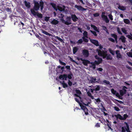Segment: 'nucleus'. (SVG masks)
I'll return each mask as SVG.
<instances>
[{
	"label": "nucleus",
	"mask_w": 132,
	"mask_h": 132,
	"mask_svg": "<svg viewBox=\"0 0 132 132\" xmlns=\"http://www.w3.org/2000/svg\"><path fill=\"white\" fill-rule=\"evenodd\" d=\"M59 62L62 65H63L64 66H65L66 65V64L65 63L63 62L62 61H61V60H59Z\"/></svg>",
	"instance_id": "680f3d73"
},
{
	"label": "nucleus",
	"mask_w": 132,
	"mask_h": 132,
	"mask_svg": "<svg viewBox=\"0 0 132 132\" xmlns=\"http://www.w3.org/2000/svg\"><path fill=\"white\" fill-rule=\"evenodd\" d=\"M90 32L92 33L95 36H97V34H96V32L94 31H93L92 30H90Z\"/></svg>",
	"instance_id": "3c124183"
},
{
	"label": "nucleus",
	"mask_w": 132,
	"mask_h": 132,
	"mask_svg": "<svg viewBox=\"0 0 132 132\" xmlns=\"http://www.w3.org/2000/svg\"><path fill=\"white\" fill-rule=\"evenodd\" d=\"M35 13H31L34 16H37L39 18H42L43 17L42 14L41 13H39L38 12H35Z\"/></svg>",
	"instance_id": "f8f14e48"
},
{
	"label": "nucleus",
	"mask_w": 132,
	"mask_h": 132,
	"mask_svg": "<svg viewBox=\"0 0 132 132\" xmlns=\"http://www.w3.org/2000/svg\"><path fill=\"white\" fill-rule=\"evenodd\" d=\"M123 22L127 24H130V21L128 19H124Z\"/></svg>",
	"instance_id": "bb28decb"
},
{
	"label": "nucleus",
	"mask_w": 132,
	"mask_h": 132,
	"mask_svg": "<svg viewBox=\"0 0 132 132\" xmlns=\"http://www.w3.org/2000/svg\"><path fill=\"white\" fill-rule=\"evenodd\" d=\"M117 31L118 33L120 35H122V33H121V31H120V28L119 27H118L117 28Z\"/></svg>",
	"instance_id": "8fccbe9b"
},
{
	"label": "nucleus",
	"mask_w": 132,
	"mask_h": 132,
	"mask_svg": "<svg viewBox=\"0 0 132 132\" xmlns=\"http://www.w3.org/2000/svg\"><path fill=\"white\" fill-rule=\"evenodd\" d=\"M125 2L128 3L130 5H132V0H125Z\"/></svg>",
	"instance_id": "72a5a7b5"
},
{
	"label": "nucleus",
	"mask_w": 132,
	"mask_h": 132,
	"mask_svg": "<svg viewBox=\"0 0 132 132\" xmlns=\"http://www.w3.org/2000/svg\"><path fill=\"white\" fill-rule=\"evenodd\" d=\"M50 4L52 6V7L56 11L57 10V8L56 7V5L55 4L53 3H50Z\"/></svg>",
	"instance_id": "393cba45"
},
{
	"label": "nucleus",
	"mask_w": 132,
	"mask_h": 132,
	"mask_svg": "<svg viewBox=\"0 0 132 132\" xmlns=\"http://www.w3.org/2000/svg\"><path fill=\"white\" fill-rule=\"evenodd\" d=\"M54 37L55 38H56L58 40L60 41L61 43H64V40L61 39V38H60V37H58L57 36H55Z\"/></svg>",
	"instance_id": "c85d7f7f"
},
{
	"label": "nucleus",
	"mask_w": 132,
	"mask_h": 132,
	"mask_svg": "<svg viewBox=\"0 0 132 132\" xmlns=\"http://www.w3.org/2000/svg\"><path fill=\"white\" fill-rule=\"evenodd\" d=\"M4 22L3 21H1L0 23V27L3 26L4 25Z\"/></svg>",
	"instance_id": "052dcab7"
},
{
	"label": "nucleus",
	"mask_w": 132,
	"mask_h": 132,
	"mask_svg": "<svg viewBox=\"0 0 132 132\" xmlns=\"http://www.w3.org/2000/svg\"><path fill=\"white\" fill-rule=\"evenodd\" d=\"M91 42L93 44L95 45L96 46H99L98 42L97 40L95 39H92L90 38H89Z\"/></svg>",
	"instance_id": "9b49d317"
},
{
	"label": "nucleus",
	"mask_w": 132,
	"mask_h": 132,
	"mask_svg": "<svg viewBox=\"0 0 132 132\" xmlns=\"http://www.w3.org/2000/svg\"><path fill=\"white\" fill-rule=\"evenodd\" d=\"M105 14L104 12H102L101 15V17L103 19V20L106 23H108L109 22V20L108 19L107 16L104 14Z\"/></svg>",
	"instance_id": "0eeeda50"
},
{
	"label": "nucleus",
	"mask_w": 132,
	"mask_h": 132,
	"mask_svg": "<svg viewBox=\"0 0 132 132\" xmlns=\"http://www.w3.org/2000/svg\"><path fill=\"white\" fill-rule=\"evenodd\" d=\"M68 85L70 86H71L72 85V82L69 80H68Z\"/></svg>",
	"instance_id": "bf43d9fd"
},
{
	"label": "nucleus",
	"mask_w": 132,
	"mask_h": 132,
	"mask_svg": "<svg viewBox=\"0 0 132 132\" xmlns=\"http://www.w3.org/2000/svg\"><path fill=\"white\" fill-rule=\"evenodd\" d=\"M41 32L43 34H45L46 35H48L49 36H53L52 34L48 33L46 31H45L43 30H41Z\"/></svg>",
	"instance_id": "f3484780"
},
{
	"label": "nucleus",
	"mask_w": 132,
	"mask_h": 132,
	"mask_svg": "<svg viewBox=\"0 0 132 132\" xmlns=\"http://www.w3.org/2000/svg\"><path fill=\"white\" fill-rule=\"evenodd\" d=\"M90 83L92 84L94 83V81L93 80V77L92 76L90 77L89 79H88Z\"/></svg>",
	"instance_id": "5701e85b"
},
{
	"label": "nucleus",
	"mask_w": 132,
	"mask_h": 132,
	"mask_svg": "<svg viewBox=\"0 0 132 132\" xmlns=\"http://www.w3.org/2000/svg\"><path fill=\"white\" fill-rule=\"evenodd\" d=\"M126 37H127L128 38L132 40V37L129 35H128L126 36Z\"/></svg>",
	"instance_id": "69168bd1"
},
{
	"label": "nucleus",
	"mask_w": 132,
	"mask_h": 132,
	"mask_svg": "<svg viewBox=\"0 0 132 132\" xmlns=\"http://www.w3.org/2000/svg\"><path fill=\"white\" fill-rule=\"evenodd\" d=\"M65 68L67 69H68L69 70H71V68H70V66L69 65H67L65 66Z\"/></svg>",
	"instance_id": "338daca9"
},
{
	"label": "nucleus",
	"mask_w": 132,
	"mask_h": 132,
	"mask_svg": "<svg viewBox=\"0 0 132 132\" xmlns=\"http://www.w3.org/2000/svg\"><path fill=\"white\" fill-rule=\"evenodd\" d=\"M109 50L110 53L112 55H114L115 54V51H113L111 49V48L109 49Z\"/></svg>",
	"instance_id": "473e14b6"
},
{
	"label": "nucleus",
	"mask_w": 132,
	"mask_h": 132,
	"mask_svg": "<svg viewBox=\"0 0 132 132\" xmlns=\"http://www.w3.org/2000/svg\"><path fill=\"white\" fill-rule=\"evenodd\" d=\"M97 60L98 62L100 63V64L102 62V60L101 58H100L98 59Z\"/></svg>",
	"instance_id": "13d9d810"
},
{
	"label": "nucleus",
	"mask_w": 132,
	"mask_h": 132,
	"mask_svg": "<svg viewBox=\"0 0 132 132\" xmlns=\"http://www.w3.org/2000/svg\"><path fill=\"white\" fill-rule=\"evenodd\" d=\"M72 73L68 74L67 76V75L64 74L63 75H60L59 77V79H61L62 80H67V78L69 79H71L72 78Z\"/></svg>",
	"instance_id": "20e7f679"
},
{
	"label": "nucleus",
	"mask_w": 132,
	"mask_h": 132,
	"mask_svg": "<svg viewBox=\"0 0 132 132\" xmlns=\"http://www.w3.org/2000/svg\"><path fill=\"white\" fill-rule=\"evenodd\" d=\"M51 23L53 24L56 25L58 24L59 21L57 20L54 19L51 21Z\"/></svg>",
	"instance_id": "4be33fe9"
},
{
	"label": "nucleus",
	"mask_w": 132,
	"mask_h": 132,
	"mask_svg": "<svg viewBox=\"0 0 132 132\" xmlns=\"http://www.w3.org/2000/svg\"><path fill=\"white\" fill-rule=\"evenodd\" d=\"M83 35L84 36L83 37H85L86 38H88V33L86 31H84L83 33Z\"/></svg>",
	"instance_id": "2f4dec72"
},
{
	"label": "nucleus",
	"mask_w": 132,
	"mask_h": 132,
	"mask_svg": "<svg viewBox=\"0 0 132 132\" xmlns=\"http://www.w3.org/2000/svg\"><path fill=\"white\" fill-rule=\"evenodd\" d=\"M126 126L125 127H121V132H126Z\"/></svg>",
	"instance_id": "4c0bfd02"
},
{
	"label": "nucleus",
	"mask_w": 132,
	"mask_h": 132,
	"mask_svg": "<svg viewBox=\"0 0 132 132\" xmlns=\"http://www.w3.org/2000/svg\"><path fill=\"white\" fill-rule=\"evenodd\" d=\"M111 36L113 37L114 38V39L116 38H117V35L114 34H111Z\"/></svg>",
	"instance_id": "79ce46f5"
},
{
	"label": "nucleus",
	"mask_w": 132,
	"mask_h": 132,
	"mask_svg": "<svg viewBox=\"0 0 132 132\" xmlns=\"http://www.w3.org/2000/svg\"><path fill=\"white\" fill-rule=\"evenodd\" d=\"M111 92L114 95H115L117 92L116 90H115L113 88H112L111 89Z\"/></svg>",
	"instance_id": "49530a36"
},
{
	"label": "nucleus",
	"mask_w": 132,
	"mask_h": 132,
	"mask_svg": "<svg viewBox=\"0 0 132 132\" xmlns=\"http://www.w3.org/2000/svg\"><path fill=\"white\" fill-rule=\"evenodd\" d=\"M126 38L123 35L121 36L119 38V39L121 40L122 42L123 43H125L126 42Z\"/></svg>",
	"instance_id": "dca6fc26"
},
{
	"label": "nucleus",
	"mask_w": 132,
	"mask_h": 132,
	"mask_svg": "<svg viewBox=\"0 0 132 132\" xmlns=\"http://www.w3.org/2000/svg\"><path fill=\"white\" fill-rule=\"evenodd\" d=\"M79 105L81 109L84 111L85 112V114L86 115L88 114V110L86 106L84 105L81 103H80V104H79Z\"/></svg>",
	"instance_id": "423d86ee"
},
{
	"label": "nucleus",
	"mask_w": 132,
	"mask_h": 132,
	"mask_svg": "<svg viewBox=\"0 0 132 132\" xmlns=\"http://www.w3.org/2000/svg\"><path fill=\"white\" fill-rule=\"evenodd\" d=\"M62 84L63 85V87L64 88H65L68 87V86L66 83H64V81H63V82L62 83Z\"/></svg>",
	"instance_id": "f704fd0d"
},
{
	"label": "nucleus",
	"mask_w": 132,
	"mask_h": 132,
	"mask_svg": "<svg viewBox=\"0 0 132 132\" xmlns=\"http://www.w3.org/2000/svg\"><path fill=\"white\" fill-rule=\"evenodd\" d=\"M24 3L25 6L27 8H29L30 7L31 5L30 2H27L26 1H24Z\"/></svg>",
	"instance_id": "2eb2a0df"
},
{
	"label": "nucleus",
	"mask_w": 132,
	"mask_h": 132,
	"mask_svg": "<svg viewBox=\"0 0 132 132\" xmlns=\"http://www.w3.org/2000/svg\"><path fill=\"white\" fill-rule=\"evenodd\" d=\"M54 37L55 38H56L58 40L60 41L61 43H64V40L61 39V38H60V37H58L57 36H55Z\"/></svg>",
	"instance_id": "cd10ccee"
},
{
	"label": "nucleus",
	"mask_w": 132,
	"mask_h": 132,
	"mask_svg": "<svg viewBox=\"0 0 132 132\" xmlns=\"http://www.w3.org/2000/svg\"><path fill=\"white\" fill-rule=\"evenodd\" d=\"M119 9L122 11H124L126 9L125 7L123 6H120L119 7Z\"/></svg>",
	"instance_id": "a18cd8bd"
},
{
	"label": "nucleus",
	"mask_w": 132,
	"mask_h": 132,
	"mask_svg": "<svg viewBox=\"0 0 132 132\" xmlns=\"http://www.w3.org/2000/svg\"><path fill=\"white\" fill-rule=\"evenodd\" d=\"M117 55V57L118 59H119L122 58V56L121 54L120 53V51L119 50H117L115 51Z\"/></svg>",
	"instance_id": "9d476101"
},
{
	"label": "nucleus",
	"mask_w": 132,
	"mask_h": 132,
	"mask_svg": "<svg viewBox=\"0 0 132 132\" xmlns=\"http://www.w3.org/2000/svg\"><path fill=\"white\" fill-rule=\"evenodd\" d=\"M15 16H13L11 18V21H14V24L15 25L16 23L18 22L17 21V19L15 18Z\"/></svg>",
	"instance_id": "a878e982"
},
{
	"label": "nucleus",
	"mask_w": 132,
	"mask_h": 132,
	"mask_svg": "<svg viewBox=\"0 0 132 132\" xmlns=\"http://www.w3.org/2000/svg\"><path fill=\"white\" fill-rule=\"evenodd\" d=\"M114 109L115 110L117 111H119L120 110L119 108L117 106H114Z\"/></svg>",
	"instance_id": "6e6d98bb"
},
{
	"label": "nucleus",
	"mask_w": 132,
	"mask_h": 132,
	"mask_svg": "<svg viewBox=\"0 0 132 132\" xmlns=\"http://www.w3.org/2000/svg\"><path fill=\"white\" fill-rule=\"evenodd\" d=\"M131 51L132 52V49L131 50ZM127 54L129 57H132V52H127Z\"/></svg>",
	"instance_id": "e433bc0d"
},
{
	"label": "nucleus",
	"mask_w": 132,
	"mask_h": 132,
	"mask_svg": "<svg viewBox=\"0 0 132 132\" xmlns=\"http://www.w3.org/2000/svg\"><path fill=\"white\" fill-rule=\"evenodd\" d=\"M127 89V88L126 86H124L122 88V90H123V92H124L125 93H126L127 90L126 89Z\"/></svg>",
	"instance_id": "c03bdc74"
},
{
	"label": "nucleus",
	"mask_w": 132,
	"mask_h": 132,
	"mask_svg": "<svg viewBox=\"0 0 132 132\" xmlns=\"http://www.w3.org/2000/svg\"><path fill=\"white\" fill-rule=\"evenodd\" d=\"M91 27L93 28L97 32H99V30L97 29V27L95 26V25L91 24L90 25Z\"/></svg>",
	"instance_id": "6ab92c4d"
},
{
	"label": "nucleus",
	"mask_w": 132,
	"mask_h": 132,
	"mask_svg": "<svg viewBox=\"0 0 132 132\" xmlns=\"http://www.w3.org/2000/svg\"><path fill=\"white\" fill-rule=\"evenodd\" d=\"M83 54L85 57H87L88 56L89 53L88 50H84L82 51Z\"/></svg>",
	"instance_id": "4468645a"
},
{
	"label": "nucleus",
	"mask_w": 132,
	"mask_h": 132,
	"mask_svg": "<svg viewBox=\"0 0 132 132\" xmlns=\"http://www.w3.org/2000/svg\"><path fill=\"white\" fill-rule=\"evenodd\" d=\"M73 54H75L78 50V48L77 47H75L73 48Z\"/></svg>",
	"instance_id": "c9c22d12"
},
{
	"label": "nucleus",
	"mask_w": 132,
	"mask_h": 132,
	"mask_svg": "<svg viewBox=\"0 0 132 132\" xmlns=\"http://www.w3.org/2000/svg\"><path fill=\"white\" fill-rule=\"evenodd\" d=\"M100 84L105 85H107L110 84V82L109 81L105 80H104L103 81H100Z\"/></svg>",
	"instance_id": "6e6552de"
},
{
	"label": "nucleus",
	"mask_w": 132,
	"mask_h": 132,
	"mask_svg": "<svg viewBox=\"0 0 132 132\" xmlns=\"http://www.w3.org/2000/svg\"><path fill=\"white\" fill-rule=\"evenodd\" d=\"M121 29V30L123 33H124L125 34H127V31L125 29V28H122Z\"/></svg>",
	"instance_id": "58836bf2"
},
{
	"label": "nucleus",
	"mask_w": 132,
	"mask_h": 132,
	"mask_svg": "<svg viewBox=\"0 0 132 132\" xmlns=\"http://www.w3.org/2000/svg\"><path fill=\"white\" fill-rule=\"evenodd\" d=\"M20 25H22V27L21 28H20V29H22L24 28L23 26H24V24L22 22H20V23L19 24V27H21Z\"/></svg>",
	"instance_id": "7c9ffc66"
},
{
	"label": "nucleus",
	"mask_w": 132,
	"mask_h": 132,
	"mask_svg": "<svg viewBox=\"0 0 132 132\" xmlns=\"http://www.w3.org/2000/svg\"><path fill=\"white\" fill-rule=\"evenodd\" d=\"M50 18V17L45 16L44 18L46 22H48L49 21Z\"/></svg>",
	"instance_id": "603ef678"
},
{
	"label": "nucleus",
	"mask_w": 132,
	"mask_h": 132,
	"mask_svg": "<svg viewBox=\"0 0 132 132\" xmlns=\"http://www.w3.org/2000/svg\"><path fill=\"white\" fill-rule=\"evenodd\" d=\"M93 16L94 17H97L99 16V14L98 13H94L93 14Z\"/></svg>",
	"instance_id": "e2e57ef3"
},
{
	"label": "nucleus",
	"mask_w": 132,
	"mask_h": 132,
	"mask_svg": "<svg viewBox=\"0 0 132 132\" xmlns=\"http://www.w3.org/2000/svg\"><path fill=\"white\" fill-rule=\"evenodd\" d=\"M75 101L78 103L79 104H80V103H81L79 101V100L78 99H77V98H75Z\"/></svg>",
	"instance_id": "0e129e2a"
},
{
	"label": "nucleus",
	"mask_w": 132,
	"mask_h": 132,
	"mask_svg": "<svg viewBox=\"0 0 132 132\" xmlns=\"http://www.w3.org/2000/svg\"><path fill=\"white\" fill-rule=\"evenodd\" d=\"M92 65L93 67V68L94 69H95V64L94 63H92Z\"/></svg>",
	"instance_id": "774afa93"
},
{
	"label": "nucleus",
	"mask_w": 132,
	"mask_h": 132,
	"mask_svg": "<svg viewBox=\"0 0 132 132\" xmlns=\"http://www.w3.org/2000/svg\"><path fill=\"white\" fill-rule=\"evenodd\" d=\"M34 6L32 9H30V11L31 13H35V11H38L40 7L41 10H43L44 8V3L43 1H40L39 2V4L38 2L36 1H34Z\"/></svg>",
	"instance_id": "f257e3e1"
},
{
	"label": "nucleus",
	"mask_w": 132,
	"mask_h": 132,
	"mask_svg": "<svg viewBox=\"0 0 132 132\" xmlns=\"http://www.w3.org/2000/svg\"><path fill=\"white\" fill-rule=\"evenodd\" d=\"M124 123L125 124L126 126V131L127 132H131L129 130V126L128 124L126 122H125Z\"/></svg>",
	"instance_id": "aec40b11"
},
{
	"label": "nucleus",
	"mask_w": 132,
	"mask_h": 132,
	"mask_svg": "<svg viewBox=\"0 0 132 132\" xmlns=\"http://www.w3.org/2000/svg\"><path fill=\"white\" fill-rule=\"evenodd\" d=\"M89 62L90 61L88 60H84L82 61V63L85 65H87V64L89 63Z\"/></svg>",
	"instance_id": "412c9836"
},
{
	"label": "nucleus",
	"mask_w": 132,
	"mask_h": 132,
	"mask_svg": "<svg viewBox=\"0 0 132 132\" xmlns=\"http://www.w3.org/2000/svg\"><path fill=\"white\" fill-rule=\"evenodd\" d=\"M108 40L109 41H111V42H112L113 43H114L115 42V40L113 39L112 38H108Z\"/></svg>",
	"instance_id": "864d4df0"
},
{
	"label": "nucleus",
	"mask_w": 132,
	"mask_h": 132,
	"mask_svg": "<svg viewBox=\"0 0 132 132\" xmlns=\"http://www.w3.org/2000/svg\"><path fill=\"white\" fill-rule=\"evenodd\" d=\"M76 92L77 94H79V95L80 94H81V92L80 90H77L76 89Z\"/></svg>",
	"instance_id": "09e8293b"
},
{
	"label": "nucleus",
	"mask_w": 132,
	"mask_h": 132,
	"mask_svg": "<svg viewBox=\"0 0 132 132\" xmlns=\"http://www.w3.org/2000/svg\"><path fill=\"white\" fill-rule=\"evenodd\" d=\"M83 42L82 39H79L77 42V43L78 44H81Z\"/></svg>",
	"instance_id": "de8ad7c7"
},
{
	"label": "nucleus",
	"mask_w": 132,
	"mask_h": 132,
	"mask_svg": "<svg viewBox=\"0 0 132 132\" xmlns=\"http://www.w3.org/2000/svg\"><path fill=\"white\" fill-rule=\"evenodd\" d=\"M93 88L95 91H98L100 89V86L98 85H96V86H93Z\"/></svg>",
	"instance_id": "a211bd4d"
},
{
	"label": "nucleus",
	"mask_w": 132,
	"mask_h": 132,
	"mask_svg": "<svg viewBox=\"0 0 132 132\" xmlns=\"http://www.w3.org/2000/svg\"><path fill=\"white\" fill-rule=\"evenodd\" d=\"M75 7L77 9V10L79 11L81 10L82 11H86V9L82 7L80 5H77L75 6Z\"/></svg>",
	"instance_id": "1a4fd4ad"
},
{
	"label": "nucleus",
	"mask_w": 132,
	"mask_h": 132,
	"mask_svg": "<svg viewBox=\"0 0 132 132\" xmlns=\"http://www.w3.org/2000/svg\"><path fill=\"white\" fill-rule=\"evenodd\" d=\"M120 95L121 96H123L125 94H126V93L123 92V90H120L119 91Z\"/></svg>",
	"instance_id": "ea45409f"
},
{
	"label": "nucleus",
	"mask_w": 132,
	"mask_h": 132,
	"mask_svg": "<svg viewBox=\"0 0 132 132\" xmlns=\"http://www.w3.org/2000/svg\"><path fill=\"white\" fill-rule=\"evenodd\" d=\"M112 117H115L117 120H118V119L120 120H124L126 119L128 117V116L127 114H125L123 115V117L120 114H117L112 115Z\"/></svg>",
	"instance_id": "7ed1b4c3"
},
{
	"label": "nucleus",
	"mask_w": 132,
	"mask_h": 132,
	"mask_svg": "<svg viewBox=\"0 0 132 132\" xmlns=\"http://www.w3.org/2000/svg\"><path fill=\"white\" fill-rule=\"evenodd\" d=\"M71 17L70 16H67L66 18V21H65L63 19L62 20V22L65 24L68 25L71 24Z\"/></svg>",
	"instance_id": "39448f33"
},
{
	"label": "nucleus",
	"mask_w": 132,
	"mask_h": 132,
	"mask_svg": "<svg viewBox=\"0 0 132 132\" xmlns=\"http://www.w3.org/2000/svg\"><path fill=\"white\" fill-rule=\"evenodd\" d=\"M11 8H7L6 9V10L7 12H11Z\"/></svg>",
	"instance_id": "4d7b16f0"
},
{
	"label": "nucleus",
	"mask_w": 132,
	"mask_h": 132,
	"mask_svg": "<svg viewBox=\"0 0 132 132\" xmlns=\"http://www.w3.org/2000/svg\"><path fill=\"white\" fill-rule=\"evenodd\" d=\"M82 39H83V41L86 43H87L88 42V40L86 38V37H82Z\"/></svg>",
	"instance_id": "37998d69"
},
{
	"label": "nucleus",
	"mask_w": 132,
	"mask_h": 132,
	"mask_svg": "<svg viewBox=\"0 0 132 132\" xmlns=\"http://www.w3.org/2000/svg\"><path fill=\"white\" fill-rule=\"evenodd\" d=\"M54 37L55 38H56L58 40L60 41L61 43H64V40L61 39V38H60V37H58L57 36H55Z\"/></svg>",
	"instance_id": "c756f323"
},
{
	"label": "nucleus",
	"mask_w": 132,
	"mask_h": 132,
	"mask_svg": "<svg viewBox=\"0 0 132 132\" xmlns=\"http://www.w3.org/2000/svg\"><path fill=\"white\" fill-rule=\"evenodd\" d=\"M95 100L96 101V102H95L96 104V102L99 103L101 102V101L100 99V98H97L96 99H95Z\"/></svg>",
	"instance_id": "a19ab883"
},
{
	"label": "nucleus",
	"mask_w": 132,
	"mask_h": 132,
	"mask_svg": "<svg viewBox=\"0 0 132 132\" xmlns=\"http://www.w3.org/2000/svg\"><path fill=\"white\" fill-rule=\"evenodd\" d=\"M101 27L102 29L104 30L107 33H109L108 30L106 27L104 26H101Z\"/></svg>",
	"instance_id": "b1692460"
},
{
	"label": "nucleus",
	"mask_w": 132,
	"mask_h": 132,
	"mask_svg": "<svg viewBox=\"0 0 132 132\" xmlns=\"http://www.w3.org/2000/svg\"><path fill=\"white\" fill-rule=\"evenodd\" d=\"M97 51L98 53V55L102 57L103 59H105L106 57L107 60H111L112 57L110 54H107V51H101L100 50L97 49Z\"/></svg>",
	"instance_id": "f03ea898"
},
{
	"label": "nucleus",
	"mask_w": 132,
	"mask_h": 132,
	"mask_svg": "<svg viewBox=\"0 0 132 132\" xmlns=\"http://www.w3.org/2000/svg\"><path fill=\"white\" fill-rule=\"evenodd\" d=\"M108 16L109 19L111 20H113V16L111 14H109L108 15Z\"/></svg>",
	"instance_id": "5fc2aeb1"
},
{
	"label": "nucleus",
	"mask_w": 132,
	"mask_h": 132,
	"mask_svg": "<svg viewBox=\"0 0 132 132\" xmlns=\"http://www.w3.org/2000/svg\"><path fill=\"white\" fill-rule=\"evenodd\" d=\"M71 18L73 22H76L78 19V18L75 14H72L71 15Z\"/></svg>",
	"instance_id": "ddd939ff"
}]
</instances>
